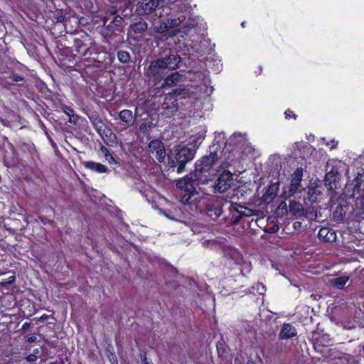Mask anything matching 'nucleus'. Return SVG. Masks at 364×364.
<instances>
[{"label": "nucleus", "mask_w": 364, "mask_h": 364, "mask_svg": "<svg viewBox=\"0 0 364 364\" xmlns=\"http://www.w3.org/2000/svg\"><path fill=\"white\" fill-rule=\"evenodd\" d=\"M196 151L186 146L176 147L168 157L169 169L176 171L178 173L184 171L187 163L192 161L195 156Z\"/></svg>", "instance_id": "1"}, {"label": "nucleus", "mask_w": 364, "mask_h": 364, "mask_svg": "<svg viewBox=\"0 0 364 364\" xmlns=\"http://www.w3.org/2000/svg\"><path fill=\"white\" fill-rule=\"evenodd\" d=\"M70 37L73 42V50L75 55L82 59L89 50L96 43L95 39L87 32L80 31L71 33Z\"/></svg>", "instance_id": "2"}, {"label": "nucleus", "mask_w": 364, "mask_h": 364, "mask_svg": "<svg viewBox=\"0 0 364 364\" xmlns=\"http://www.w3.org/2000/svg\"><path fill=\"white\" fill-rule=\"evenodd\" d=\"M197 178L193 177V174L190 173L184 178L177 181L176 186L183 193L180 196V201L184 205L191 203L192 197L198 194L196 186H198Z\"/></svg>", "instance_id": "3"}, {"label": "nucleus", "mask_w": 364, "mask_h": 364, "mask_svg": "<svg viewBox=\"0 0 364 364\" xmlns=\"http://www.w3.org/2000/svg\"><path fill=\"white\" fill-rule=\"evenodd\" d=\"M230 166H231L230 163L223 161L217 170L218 176L213 185L215 192L223 193L231 188L233 182V174L229 170Z\"/></svg>", "instance_id": "4"}, {"label": "nucleus", "mask_w": 364, "mask_h": 364, "mask_svg": "<svg viewBox=\"0 0 364 364\" xmlns=\"http://www.w3.org/2000/svg\"><path fill=\"white\" fill-rule=\"evenodd\" d=\"M107 55L106 48L96 43L81 60L82 63H87L95 68H100L105 62Z\"/></svg>", "instance_id": "5"}, {"label": "nucleus", "mask_w": 364, "mask_h": 364, "mask_svg": "<svg viewBox=\"0 0 364 364\" xmlns=\"http://www.w3.org/2000/svg\"><path fill=\"white\" fill-rule=\"evenodd\" d=\"M225 203H227L226 198L213 196L204 203L203 209L208 217L215 220L223 213Z\"/></svg>", "instance_id": "6"}, {"label": "nucleus", "mask_w": 364, "mask_h": 364, "mask_svg": "<svg viewBox=\"0 0 364 364\" xmlns=\"http://www.w3.org/2000/svg\"><path fill=\"white\" fill-rule=\"evenodd\" d=\"M218 159L217 152H210L208 156H203L200 159L196 161L195 164V172L191 173L194 178L198 181L202 176V173L208 172L213 168V165Z\"/></svg>", "instance_id": "7"}, {"label": "nucleus", "mask_w": 364, "mask_h": 364, "mask_svg": "<svg viewBox=\"0 0 364 364\" xmlns=\"http://www.w3.org/2000/svg\"><path fill=\"white\" fill-rule=\"evenodd\" d=\"M164 63V60L158 58L152 60L144 69L145 75L150 78H153L155 84L159 82L167 74Z\"/></svg>", "instance_id": "8"}, {"label": "nucleus", "mask_w": 364, "mask_h": 364, "mask_svg": "<svg viewBox=\"0 0 364 364\" xmlns=\"http://www.w3.org/2000/svg\"><path fill=\"white\" fill-rule=\"evenodd\" d=\"M171 93L183 105H193L198 99V93L186 87L176 88Z\"/></svg>", "instance_id": "9"}, {"label": "nucleus", "mask_w": 364, "mask_h": 364, "mask_svg": "<svg viewBox=\"0 0 364 364\" xmlns=\"http://www.w3.org/2000/svg\"><path fill=\"white\" fill-rule=\"evenodd\" d=\"M228 213L225 216V223L228 225H235L240 223L242 218V213L241 212L242 205L237 203H233L227 200L225 203Z\"/></svg>", "instance_id": "10"}, {"label": "nucleus", "mask_w": 364, "mask_h": 364, "mask_svg": "<svg viewBox=\"0 0 364 364\" xmlns=\"http://www.w3.org/2000/svg\"><path fill=\"white\" fill-rule=\"evenodd\" d=\"M178 103L172 95L171 92L168 93L165 95L163 103L161 104V114L166 117H171L178 110Z\"/></svg>", "instance_id": "11"}, {"label": "nucleus", "mask_w": 364, "mask_h": 364, "mask_svg": "<svg viewBox=\"0 0 364 364\" xmlns=\"http://www.w3.org/2000/svg\"><path fill=\"white\" fill-rule=\"evenodd\" d=\"M364 181V170L360 169L356 173V176L350 183H348L346 186V196L350 198L354 196L355 193H359L361 185Z\"/></svg>", "instance_id": "12"}, {"label": "nucleus", "mask_w": 364, "mask_h": 364, "mask_svg": "<svg viewBox=\"0 0 364 364\" xmlns=\"http://www.w3.org/2000/svg\"><path fill=\"white\" fill-rule=\"evenodd\" d=\"M149 151L151 154H154L159 162L161 163L164 161L166 156V150L162 141L159 139L151 140L148 145Z\"/></svg>", "instance_id": "13"}, {"label": "nucleus", "mask_w": 364, "mask_h": 364, "mask_svg": "<svg viewBox=\"0 0 364 364\" xmlns=\"http://www.w3.org/2000/svg\"><path fill=\"white\" fill-rule=\"evenodd\" d=\"M287 199V198H285L284 200L281 201L275 210V214L278 217L282 218L287 214L288 212H289L293 216H296V200H289V205L288 208L287 203L286 202Z\"/></svg>", "instance_id": "14"}, {"label": "nucleus", "mask_w": 364, "mask_h": 364, "mask_svg": "<svg viewBox=\"0 0 364 364\" xmlns=\"http://www.w3.org/2000/svg\"><path fill=\"white\" fill-rule=\"evenodd\" d=\"M160 0H142L136 11L139 15H148L151 14L159 6Z\"/></svg>", "instance_id": "15"}, {"label": "nucleus", "mask_w": 364, "mask_h": 364, "mask_svg": "<svg viewBox=\"0 0 364 364\" xmlns=\"http://www.w3.org/2000/svg\"><path fill=\"white\" fill-rule=\"evenodd\" d=\"M341 178V175H336L332 171H327L324 178V186L328 188V191L333 193L338 188V184Z\"/></svg>", "instance_id": "16"}, {"label": "nucleus", "mask_w": 364, "mask_h": 364, "mask_svg": "<svg viewBox=\"0 0 364 364\" xmlns=\"http://www.w3.org/2000/svg\"><path fill=\"white\" fill-rule=\"evenodd\" d=\"M279 183H272L262 196V200L267 204L272 203L277 195Z\"/></svg>", "instance_id": "17"}, {"label": "nucleus", "mask_w": 364, "mask_h": 364, "mask_svg": "<svg viewBox=\"0 0 364 364\" xmlns=\"http://www.w3.org/2000/svg\"><path fill=\"white\" fill-rule=\"evenodd\" d=\"M85 68H81L80 75L86 83H91L96 79V71L92 65L87 63H82Z\"/></svg>", "instance_id": "18"}, {"label": "nucleus", "mask_w": 364, "mask_h": 364, "mask_svg": "<svg viewBox=\"0 0 364 364\" xmlns=\"http://www.w3.org/2000/svg\"><path fill=\"white\" fill-rule=\"evenodd\" d=\"M350 210V206L346 201H341L336 208L333 212V219L336 221H342L348 211Z\"/></svg>", "instance_id": "19"}, {"label": "nucleus", "mask_w": 364, "mask_h": 364, "mask_svg": "<svg viewBox=\"0 0 364 364\" xmlns=\"http://www.w3.org/2000/svg\"><path fill=\"white\" fill-rule=\"evenodd\" d=\"M82 165L85 168L94 171L95 173H104L109 172V168L105 165H103L98 162H95L93 161H84L82 163Z\"/></svg>", "instance_id": "20"}, {"label": "nucleus", "mask_w": 364, "mask_h": 364, "mask_svg": "<svg viewBox=\"0 0 364 364\" xmlns=\"http://www.w3.org/2000/svg\"><path fill=\"white\" fill-rule=\"evenodd\" d=\"M164 60V64L166 70H176L178 68V64L181 62V57L178 55H169L165 58H161Z\"/></svg>", "instance_id": "21"}, {"label": "nucleus", "mask_w": 364, "mask_h": 364, "mask_svg": "<svg viewBox=\"0 0 364 364\" xmlns=\"http://www.w3.org/2000/svg\"><path fill=\"white\" fill-rule=\"evenodd\" d=\"M181 79V75L178 72L173 73L166 76L161 85V88L173 87L177 85Z\"/></svg>", "instance_id": "22"}, {"label": "nucleus", "mask_w": 364, "mask_h": 364, "mask_svg": "<svg viewBox=\"0 0 364 364\" xmlns=\"http://www.w3.org/2000/svg\"><path fill=\"white\" fill-rule=\"evenodd\" d=\"M318 237L323 242H333L336 240V235L328 228H321L318 231Z\"/></svg>", "instance_id": "23"}, {"label": "nucleus", "mask_w": 364, "mask_h": 364, "mask_svg": "<svg viewBox=\"0 0 364 364\" xmlns=\"http://www.w3.org/2000/svg\"><path fill=\"white\" fill-rule=\"evenodd\" d=\"M345 164L338 159H329L327 161V171H332L334 174L341 175Z\"/></svg>", "instance_id": "24"}, {"label": "nucleus", "mask_w": 364, "mask_h": 364, "mask_svg": "<svg viewBox=\"0 0 364 364\" xmlns=\"http://www.w3.org/2000/svg\"><path fill=\"white\" fill-rule=\"evenodd\" d=\"M154 127V124L149 117L143 118L139 125V131L144 136H149L151 129Z\"/></svg>", "instance_id": "25"}, {"label": "nucleus", "mask_w": 364, "mask_h": 364, "mask_svg": "<svg viewBox=\"0 0 364 364\" xmlns=\"http://www.w3.org/2000/svg\"><path fill=\"white\" fill-rule=\"evenodd\" d=\"M119 119L126 127H130L134 122L133 113L129 109H123L119 112Z\"/></svg>", "instance_id": "26"}, {"label": "nucleus", "mask_w": 364, "mask_h": 364, "mask_svg": "<svg viewBox=\"0 0 364 364\" xmlns=\"http://www.w3.org/2000/svg\"><path fill=\"white\" fill-rule=\"evenodd\" d=\"M321 194V191L318 188V186L314 183L308 187L307 198L311 203H316L318 198Z\"/></svg>", "instance_id": "27"}, {"label": "nucleus", "mask_w": 364, "mask_h": 364, "mask_svg": "<svg viewBox=\"0 0 364 364\" xmlns=\"http://www.w3.org/2000/svg\"><path fill=\"white\" fill-rule=\"evenodd\" d=\"M295 335L296 332L293 326L290 323H285L281 330L279 338L281 339H287L294 336Z\"/></svg>", "instance_id": "28"}, {"label": "nucleus", "mask_w": 364, "mask_h": 364, "mask_svg": "<svg viewBox=\"0 0 364 364\" xmlns=\"http://www.w3.org/2000/svg\"><path fill=\"white\" fill-rule=\"evenodd\" d=\"M147 27V23L142 19L132 23L130 26L132 31L136 34L144 33L146 31Z\"/></svg>", "instance_id": "29"}, {"label": "nucleus", "mask_w": 364, "mask_h": 364, "mask_svg": "<svg viewBox=\"0 0 364 364\" xmlns=\"http://www.w3.org/2000/svg\"><path fill=\"white\" fill-rule=\"evenodd\" d=\"M349 280V277L342 276L336 278H333L329 280V284L338 289L344 288L345 285Z\"/></svg>", "instance_id": "30"}, {"label": "nucleus", "mask_w": 364, "mask_h": 364, "mask_svg": "<svg viewBox=\"0 0 364 364\" xmlns=\"http://www.w3.org/2000/svg\"><path fill=\"white\" fill-rule=\"evenodd\" d=\"M122 18L119 16H115L111 23L106 26V34L113 33L117 31H119V27L122 23Z\"/></svg>", "instance_id": "31"}, {"label": "nucleus", "mask_w": 364, "mask_h": 364, "mask_svg": "<svg viewBox=\"0 0 364 364\" xmlns=\"http://www.w3.org/2000/svg\"><path fill=\"white\" fill-rule=\"evenodd\" d=\"M216 349L218 358L221 360L225 359L228 354V346L224 340H220L217 343Z\"/></svg>", "instance_id": "32"}, {"label": "nucleus", "mask_w": 364, "mask_h": 364, "mask_svg": "<svg viewBox=\"0 0 364 364\" xmlns=\"http://www.w3.org/2000/svg\"><path fill=\"white\" fill-rule=\"evenodd\" d=\"M117 58L120 63L126 64L129 63L131 56L128 51L120 50L117 52Z\"/></svg>", "instance_id": "33"}, {"label": "nucleus", "mask_w": 364, "mask_h": 364, "mask_svg": "<svg viewBox=\"0 0 364 364\" xmlns=\"http://www.w3.org/2000/svg\"><path fill=\"white\" fill-rule=\"evenodd\" d=\"M308 164L306 163V161L304 162V164L302 165L300 168H297V173H296V176H297V191L299 190V183L301 179H302V177L304 176V173H308Z\"/></svg>", "instance_id": "34"}, {"label": "nucleus", "mask_w": 364, "mask_h": 364, "mask_svg": "<svg viewBox=\"0 0 364 364\" xmlns=\"http://www.w3.org/2000/svg\"><path fill=\"white\" fill-rule=\"evenodd\" d=\"M101 151L104 154L106 160L109 164H112V163L117 164L116 160L114 159V156L109 153V151L108 150V149H107L105 146H102Z\"/></svg>", "instance_id": "35"}, {"label": "nucleus", "mask_w": 364, "mask_h": 364, "mask_svg": "<svg viewBox=\"0 0 364 364\" xmlns=\"http://www.w3.org/2000/svg\"><path fill=\"white\" fill-rule=\"evenodd\" d=\"M15 281H16V276L12 275V276H10L9 277H8L7 279H3L1 282L0 284L4 287H9L11 284L14 283Z\"/></svg>", "instance_id": "36"}, {"label": "nucleus", "mask_w": 364, "mask_h": 364, "mask_svg": "<svg viewBox=\"0 0 364 364\" xmlns=\"http://www.w3.org/2000/svg\"><path fill=\"white\" fill-rule=\"evenodd\" d=\"M306 217L309 220H315L317 218V213L314 208H311L306 210Z\"/></svg>", "instance_id": "37"}, {"label": "nucleus", "mask_w": 364, "mask_h": 364, "mask_svg": "<svg viewBox=\"0 0 364 364\" xmlns=\"http://www.w3.org/2000/svg\"><path fill=\"white\" fill-rule=\"evenodd\" d=\"M241 212L242 213V218L243 217H250V216L256 215V210H252V209L248 208H247V207H245L244 205H242V208Z\"/></svg>", "instance_id": "38"}, {"label": "nucleus", "mask_w": 364, "mask_h": 364, "mask_svg": "<svg viewBox=\"0 0 364 364\" xmlns=\"http://www.w3.org/2000/svg\"><path fill=\"white\" fill-rule=\"evenodd\" d=\"M94 127H95L96 131L98 134H101V131L105 127L103 122L100 119H96L92 122Z\"/></svg>", "instance_id": "39"}, {"label": "nucleus", "mask_w": 364, "mask_h": 364, "mask_svg": "<svg viewBox=\"0 0 364 364\" xmlns=\"http://www.w3.org/2000/svg\"><path fill=\"white\" fill-rule=\"evenodd\" d=\"M104 139L109 136H110L112 134V132L110 128L105 126L103 129L101 131V134H99Z\"/></svg>", "instance_id": "40"}, {"label": "nucleus", "mask_w": 364, "mask_h": 364, "mask_svg": "<svg viewBox=\"0 0 364 364\" xmlns=\"http://www.w3.org/2000/svg\"><path fill=\"white\" fill-rule=\"evenodd\" d=\"M62 111L69 117L70 116H71L72 114H73V113H75V111L74 109L70 107V106H68V105H63L62 107Z\"/></svg>", "instance_id": "41"}, {"label": "nucleus", "mask_w": 364, "mask_h": 364, "mask_svg": "<svg viewBox=\"0 0 364 364\" xmlns=\"http://www.w3.org/2000/svg\"><path fill=\"white\" fill-rule=\"evenodd\" d=\"M294 174H296V172L291 174L292 179L289 188V192L291 193V195H294V193H296V177H294Z\"/></svg>", "instance_id": "42"}, {"label": "nucleus", "mask_w": 364, "mask_h": 364, "mask_svg": "<svg viewBox=\"0 0 364 364\" xmlns=\"http://www.w3.org/2000/svg\"><path fill=\"white\" fill-rule=\"evenodd\" d=\"M322 140L326 146H329L331 149H333L337 147L338 142L334 139L326 141L325 139H323Z\"/></svg>", "instance_id": "43"}, {"label": "nucleus", "mask_w": 364, "mask_h": 364, "mask_svg": "<svg viewBox=\"0 0 364 364\" xmlns=\"http://www.w3.org/2000/svg\"><path fill=\"white\" fill-rule=\"evenodd\" d=\"M141 364H153L152 362H149L146 357V352L143 350L140 353Z\"/></svg>", "instance_id": "44"}, {"label": "nucleus", "mask_w": 364, "mask_h": 364, "mask_svg": "<svg viewBox=\"0 0 364 364\" xmlns=\"http://www.w3.org/2000/svg\"><path fill=\"white\" fill-rule=\"evenodd\" d=\"M284 117L286 119H296V114L290 109H287L284 112Z\"/></svg>", "instance_id": "45"}, {"label": "nucleus", "mask_w": 364, "mask_h": 364, "mask_svg": "<svg viewBox=\"0 0 364 364\" xmlns=\"http://www.w3.org/2000/svg\"><path fill=\"white\" fill-rule=\"evenodd\" d=\"M79 119H80L79 116L77 114H76L75 113H73V114H72L71 116L69 117V122L71 124H77V123L79 121Z\"/></svg>", "instance_id": "46"}, {"label": "nucleus", "mask_w": 364, "mask_h": 364, "mask_svg": "<svg viewBox=\"0 0 364 364\" xmlns=\"http://www.w3.org/2000/svg\"><path fill=\"white\" fill-rule=\"evenodd\" d=\"M180 19L179 18H174V19H172L169 23V27L170 28H175L178 26L180 25Z\"/></svg>", "instance_id": "47"}, {"label": "nucleus", "mask_w": 364, "mask_h": 364, "mask_svg": "<svg viewBox=\"0 0 364 364\" xmlns=\"http://www.w3.org/2000/svg\"><path fill=\"white\" fill-rule=\"evenodd\" d=\"M11 80L14 81V82H23L24 81V78L23 77L21 76V75H13L11 77Z\"/></svg>", "instance_id": "48"}, {"label": "nucleus", "mask_w": 364, "mask_h": 364, "mask_svg": "<svg viewBox=\"0 0 364 364\" xmlns=\"http://www.w3.org/2000/svg\"><path fill=\"white\" fill-rule=\"evenodd\" d=\"M110 355H109V360L111 362L112 364H118V360H117V356L115 355L114 353H110Z\"/></svg>", "instance_id": "49"}, {"label": "nucleus", "mask_w": 364, "mask_h": 364, "mask_svg": "<svg viewBox=\"0 0 364 364\" xmlns=\"http://www.w3.org/2000/svg\"><path fill=\"white\" fill-rule=\"evenodd\" d=\"M37 341V338L36 336L33 335V336H29L28 337L26 338V341L27 343H34Z\"/></svg>", "instance_id": "50"}, {"label": "nucleus", "mask_w": 364, "mask_h": 364, "mask_svg": "<svg viewBox=\"0 0 364 364\" xmlns=\"http://www.w3.org/2000/svg\"><path fill=\"white\" fill-rule=\"evenodd\" d=\"M56 23H63L65 18L63 15H57L55 16Z\"/></svg>", "instance_id": "51"}, {"label": "nucleus", "mask_w": 364, "mask_h": 364, "mask_svg": "<svg viewBox=\"0 0 364 364\" xmlns=\"http://www.w3.org/2000/svg\"><path fill=\"white\" fill-rule=\"evenodd\" d=\"M26 360L28 362H35L37 360V356L34 354H30L27 355Z\"/></svg>", "instance_id": "52"}, {"label": "nucleus", "mask_w": 364, "mask_h": 364, "mask_svg": "<svg viewBox=\"0 0 364 364\" xmlns=\"http://www.w3.org/2000/svg\"><path fill=\"white\" fill-rule=\"evenodd\" d=\"M30 326H31V323L30 322H25L22 325L21 330L26 331V330L30 328Z\"/></svg>", "instance_id": "53"}, {"label": "nucleus", "mask_w": 364, "mask_h": 364, "mask_svg": "<svg viewBox=\"0 0 364 364\" xmlns=\"http://www.w3.org/2000/svg\"><path fill=\"white\" fill-rule=\"evenodd\" d=\"M51 316L50 315H47L46 314H43L40 318H39V320H42V321H45V320H47L49 317H50Z\"/></svg>", "instance_id": "54"}, {"label": "nucleus", "mask_w": 364, "mask_h": 364, "mask_svg": "<svg viewBox=\"0 0 364 364\" xmlns=\"http://www.w3.org/2000/svg\"><path fill=\"white\" fill-rule=\"evenodd\" d=\"M277 230H278V228H277V227L273 226V227H271V228H269V230L268 232H272V233H273V232H277Z\"/></svg>", "instance_id": "55"}, {"label": "nucleus", "mask_w": 364, "mask_h": 364, "mask_svg": "<svg viewBox=\"0 0 364 364\" xmlns=\"http://www.w3.org/2000/svg\"><path fill=\"white\" fill-rule=\"evenodd\" d=\"M11 151H12V152H13L14 155L16 156V155H17V153H16V150H15V149H14V146L12 144L11 145Z\"/></svg>", "instance_id": "56"}, {"label": "nucleus", "mask_w": 364, "mask_h": 364, "mask_svg": "<svg viewBox=\"0 0 364 364\" xmlns=\"http://www.w3.org/2000/svg\"><path fill=\"white\" fill-rule=\"evenodd\" d=\"M247 364H256V363L252 360H248Z\"/></svg>", "instance_id": "57"}, {"label": "nucleus", "mask_w": 364, "mask_h": 364, "mask_svg": "<svg viewBox=\"0 0 364 364\" xmlns=\"http://www.w3.org/2000/svg\"><path fill=\"white\" fill-rule=\"evenodd\" d=\"M241 26H242V28H245V22H242L241 23Z\"/></svg>", "instance_id": "58"}, {"label": "nucleus", "mask_w": 364, "mask_h": 364, "mask_svg": "<svg viewBox=\"0 0 364 364\" xmlns=\"http://www.w3.org/2000/svg\"><path fill=\"white\" fill-rule=\"evenodd\" d=\"M292 226L294 229H296V222H294Z\"/></svg>", "instance_id": "59"}, {"label": "nucleus", "mask_w": 364, "mask_h": 364, "mask_svg": "<svg viewBox=\"0 0 364 364\" xmlns=\"http://www.w3.org/2000/svg\"><path fill=\"white\" fill-rule=\"evenodd\" d=\"M48 364H57V362H56V361H55V362H50V363H48Z\"/></svg>", "instance_id": "60"}, {"label": "nucleus", "mask_w": 364, "mask_h": 364, "mask_svg": "<svg viewBox=\"0 0 364 364\" xmlns=\"http://www.w3.org/2000/svg\"><path fill=\"white\" fill-rule=\"evenodd\" d=\"M146 104H147V102H146V101H144V102H143V106H145Z\"/></svg>", "instance_id": "61"}, {"label": "nucleus", "mask_w": 364, "mask_h": 364, "mask_svg": "<svg viewBox=\"0 0 364 364\" xmlns=\"http://www.w3.org/2000/svg\"><path fill=\"white\" fill-rule=\"evenodd\" d=\"M260 286L262 287V289H264V286L262 284H260Z\"/></svg>", "instance_id": "62"}, {"label": "nucleus", "mask_w": 364, "mask_h": 364, "mask_svg": "<svg viewBox=\"0 0 364 364\" xmlns=\"http://www.w3.org/2000/svg\"><path fill=\"white\" fill-rule=\"evenodd\" d=\"M299 208L297 207V209H296L297 213L299 212Z\"/></svg>", "instance_id": "63"}]
</instances>
